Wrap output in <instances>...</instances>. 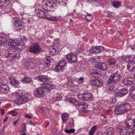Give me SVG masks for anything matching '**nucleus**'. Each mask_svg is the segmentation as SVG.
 <instances>
[{"mask_svg": "<svg viewBox=\"0 0 135 135\" xmlns=\"http://www.w3.org/2000/svg\"><path fill=\"white\" fill-rule=\"evenodd\" d=\"M131 108V104L128 103H124L118 105L114 109L115 114L121 115L124 114Z\"/></svg>", "mask_w": 135, "mask_h": 135, "instance_id": "f257e3e1", "label": "nucleus"}, {"mask_svg": "<svg viewBox=\"0 0 135 135\" xmlns=\"http://www.w3.org/2000/svg\"><path fill=\"white\" fill-rule=\"evenodd\" d=\"M124 72L120 70L117 71L115 73L112 74L108 79V83L109 84L114 83L120 80L121 77L124 76Z\"/></svg>", "mask_w": 135, "mask_h": 135, "instance_id": "f03ea898", "label": "nucleus"}, {"mask_svg": "<svg viewBox=\"0 0 135 135\" xmlns=\"http://www.w3.org/2000/svg\"><path fill=\"white\" fill-rule=\"evenodd\" d=\"M19 55L17 51H13L10 49L6 50L4 49H2L0 50V56H4L14 60H16L17 56L19 57Z\"/></svg>", "mask_w": 135, "mask_h": 135, "instance_id": "7ed1b4c3", "label": "nucleus"}, {"mask_svg": "<svg viewBox=\"0 0 135 135\" xmlns=\"http://www.w3.org/2000/svg\"><path fill=\"white\" fill-rule=\"evenodd\" d=\"M55 5L52 0H43L42 2V7L45 11H54Z\"/></svg>", "mask_w": 135, "mask_h": 135, "instance_id": "20e7f679", "label": "nucleus"}, {"mask_svg": "<svg viewBox=\"0 0 135 135\" xmlns=\"http://www.w3.org/2000/svg\"><path fill=\"white\" fill-rule=\"evenodd\" d=\"M13 95L17 97L16 101L19 104L23 103L28 97L27 94L25 92H22L20 93V91L18 90L13 93Z\"/></svg>", "mask_w": 135, "mask_h": 135, "instance_id": "39448f33", "label": "nucleus"}, {"mask_svg": "<svg viewBox=\"0 0 135 135\" xmlns=\"http://www.w3.org/2000/svg\"><path fill=\"white\" fill-rule=\"evenodd\" d=\"M126 127L129 129H132L135 127V119L129 116L127 117L125 122Z\"/></svg>", "mask_w": 135, "mask_h": 135, "instance_id": "423d86ee", "label": "nucleus"}, {"mask_svg": "<svg viewBox=\"0 0 135 135\" xmlns=\"http://www.w3.org/2000/svg\"><path fill=\"white\" fill-rule=\"evenodd\" d=\"M41 50L40 44L37 42L33 44L32 45L30 46L28 49V51L34 54L39 52Z\"/></svg>", "mask_w": 135, "mask_h": 135, "instance_id": "0eeeda50", "label": "nucleus"}, {"mask_svg": "<svg viewBox=\"0 0 135 135\" xmlns=\"http://www.w3.org/2000/svg\"><path fill=\"white\" fill-rule=\"evenodd\" d=\"M49 90L47 88H42L40 87L35 91L34 95L35 97H43V95H45L48 93L47 91H49Z\"/></svg>", "mask_w": 135, "mask_h": 135, "instance_id": "6e6552de", "label": "nucleus"}, {"mask_svg": "<svg viewBox=\"0 0 135 135\" xmlns=\"http://www.w3.org/2000/svg\"><path fill=\"white\" fill-rule=\"evenodd\" d=\"M77 55L70 53L66 55V58L69 62L72 63H75L77 60Z\"/></svg>", "mask_w": 135, "mask_h": 135, "instance_id": "1a4fd4ad", "label": "nucleus"}, {"mask_svg": "<svg viewBox=\"0 0 135 135\" xmlns=\"http://www.w3.org/2000/svg\"><path fill=\"white\" fill-rule=\"evenodd\" d=\"M89 73L95 78H100L101 76V73L99 70L96 69L92 68L89 71Z\"/></svg>", "mask_w": 135, "mask_h": 135, "instance_id": "9d476101", "label": "nucleus"}, {"mask_svg": "<svg viewBox=\"0 0 135 135\" xmlns=\"http://www.w3.org/2000/svg\"><path fill=\"white\" fill-rule=\"evenodd\" d=\"M14 27L16 31L20 30L22 27V23L17 18H15L14 20Z\"/></svg>", "mask_w": 135, "mask_h": 135, "instance_id": "9b49d317", "label": "nucleus"}, {"mask_svg": "<svg viewBox=\"0 0 135 135\" xmlns=\"http://www.w3.org/2000/svg\"><path fill=\"white\" fill-rule=\"evenodd\" d=\"M91 83L95 87L99 88L101 87L103 85V82L100 79L93 80L91 81Z\"/></svg>", "mask_w": 135, "mask_h": 135, "instance_id": "f8f14e48", "label": "nucleus"}, {"mask_svg": "<svg viewBox=\"0 0 135 135\" xmlns=\"http://www.w3.org/2000/svg\"><path fill=\"white\" fill-rule=\"evenodd\" d=\"M9 91V87L3 83L0 84V92L2 93H6Z\"/></svg>", "mask_w": 135, "mask_h": 135, "instance_id": "ddd939ff", "label": "nucleus"}, {"mask_svg": "<svg viewBox=\"0 0 135 135\" xmlns=\"http://www.w3.org/2000/svg\"><path fill=\"white\" fill-rule=\"evenodd\" d=\"M95 67L97 68L102 70H106L108 68L107 65L104 62H100L96 64Z\"/></svg>", "mask_w": 135, "mask_h": 135, "instance_id": "4468645a", "label": "nucleus"}, {"mask_svg": "<svg viewBox=\"0 0 135 135\" xmlns=\"http://www.w3.org/2000/svg\"><path fill=\"white\" fill-rule=\"evenodd\" d=\"M128 93L127 89L126 88H123L116 93L115 95L117 97H122L126 95Z\"/></svg>", "mask_w": 135, "mask_h": 135, "instance_id": "2eb2a0df", "label": "nucleus"}, {"mask_svg": "<svg viewBox=\"0 0 135 135\" xmlns=\"http://www.w3.org/2000/svg\"><path fill=\"white\" fill-rule=\"evenodd\" d=\"M66 61L64 60H62L59 62L56 66L55 68V70L57 71L62 70L66 65Z\"/></svg>", "mask_w": 135, "mask_h": 135, "instance_id": "dca6fc26", "label": "nucleus"}, {"mask_svg": "<svg viewBox=\"0 0 135 135\" xmlns=\"http://www.w3.org/2000/svg\"><path fill=\"white\" fill-rule=\"evenodd\" d=\"M117 130L121 135H126L127 134V131L126 128L123 126H118L117 127Z\"/></svg>", "mask_w": 135, "mask_h": 135, "instance_id": "f3484780", "label": "nucleus"}, {"mask_svg": "<svg viewBox=\"0 0 135 135\" xmlns=\"http://www.w3.org/2000/svg\"><path fill=\"white\" fill-rule=\"evenodd\" d=\"M42 86L43 87L42 88H47L48 90H49V91H47V93H49L50 92L51 90L52 89L54 88V86L53 85L51 84L45 83H42L41 84Z\"/></svg>", "mask_w": 135, "mask_h": 135, "instance_id": "a211bd4d", "label": "nucleus"}, {"mask_svg": "<svg viewBox=\"0 0 135 135\" xmlns=\"http://www.w3.org/2000/svg\"><path fill=\"white\" fill-rule=\"evenodd\" d=\"M132 68L129 70V71L131 72L133 71L135 69V61L134 60H132L130 61L128 63L127 65V68L129 70L130 68Z\"/></svg>", "mask_w": 135, "mask_h": 135, "instance_id": "6ab92c4d", "label": "nucleus"}, {"mask_svg": "<svg viewBox=\"0 0 135 135\" xmlns=\"http://www.w3.org/2000/svg\"><path fill=\"white\" fill-rule=\"evenodd\" d=\"M9 81L10 83L13 87H18L19 83L15 78L11 77L9 78Z\"/></svg>", "mask_w": 135, "mask_h": 135, "instance_id": "aec40b11", "label": "nucleus"}, {"mask_svg": "<svg viewBox=\"0 0 135 135\" xmlns=\"http://www.w3.org/2000/svg\"><path fill=\"white\" fill-rule=\"evenodd\" d=\"M84 93V100L89 101L93 99V96L90 93Z\"/></svg>", "mask_w": 135, "mask_h": 135, "instance_id": "412c9836", "label": "nucleus"}, {"mask_svg": "<svg viewBox=\"0 0 135 135\" xmlns=\"http://www.w3.org/2000/svg\"><path fill=\"white\" fill-rule=\"evenodd\" d=\"M22 21L24 23L30 24L33 23L34 19L32 18H28L23 17L22 18Z\"/></svg>", "mask_w": 135, "mask_h": 135, "instance_id": "4be33fe9", "label": "nucleus"}, {"mask_svg": "<svg viewBox=\"0 0 135 135\" xmlns=\"http://www.w3.org/2000/svg\"><path fill=\"white\" fill-rule=\"evenodd\" d=\"M123 83L125 85L129 86L133 84L134 81L133 80H129L128 78H125L123 80Z\"/></svg>", "mask_w": 135, "mask_h": 135, "instance_id": "5701e85b", "label": "nucleus"}, {"mask_svg": "<svg viewBox=\"0 0 135 135\" xmlns=\"http://www.w3.org/2000/svg\"><path fill=\"white\" fill-rule=\"evenodd\" d=\"M37 12V16L38 17L40 18H46V14L44 12L40 9H38Z\"/></svg>", "mask_w": 135, "mask_h": 135, "instance_id": "b1692460", "label": "nucleus"}, {"mask_svg": "<svg viewBox=\"0 0 135 135\" xmlns=\"http://www.w3.org/2000/svg\"><path fill=\"white\" fill-rule=\"evenodd\" d=\"M36 79L38 80V81H41L45 82L48 80V78L45 76L39 75L36 76L35 77Z\"/></svg>", "mask_w": 135, "mask_h": 135, "instance_id": "393cba45", "label": "nucleus"}, {"mask_svg": "<svg viewBox=\"0 0 135 135\" xmlns=\"http://www.w3.org/2000/svg\"><path fill=\"white\" fill-rule=\"evenodd\" d=\"M69 114L66 113H64L62 114L61 118L63 122L66 123L69 118Z\"/></svg>", "mask_w": 135, "mask_h": 135, "instance_id": "a878e982", "label": "nucleus"}, {"mask_svg": "<svg viewBox=\"0 0 135 135\" xmlns=\"http://www.w3.org/2000/svg\"><path fill=\"white\" fill-rule=\"evenodd\" d=\"M107 61L108 64L110 66L115 65L117 62L115 59L112 58H109L108 60Z\"/></svg>", "mask_w": 135, "mask_h": 135, "instance_id": "bb28decb", "label": "nucleus"}, {"mask_svg": "<svg viewBox=\"0 0 135 135\" xmlns=\"http://www.w3.org/2000/svg\"><path fill=\"white\" fill-rule=\"evenodd\" d=\"M129 94L132 98H135V87H131L130 89Z\"/></svg>", "mask_w": 135, "mask_h": 135, "instance_id": "cd10ccee", "label": "nucleus"}, {"mask_svg": "<svg viewBox=\"0 0 135 135\" xmlns=\"http://www.w3.org/2000/svg\"><path fill=\"white\" fill-rule=\"evenodd\" d=\"M78 89V87L75 84H72L70 87V90L73 93H76Z\"/></svg>", "mask_w": 135, "mask_h": 135, "instance_id": "c85d7f7f", "label": "nucleus"}, {"mask_svg": "<svg viewBox=\"0 0 135 135\" xmlns=\"http://www.w3.org/2000/svg\"><path fill=\"white\" fill-rule=\"evenodd\" d=\"M53 99L56 100H60L62 98V96L60 93L54 94Z\"/></svg>", "mask_w": 135, "mask_h": 135, "instance_id": "c756f323", "label": "nucleus"}, {"mask_svg": "<svg viewBox=\"0 0 135 135\" xmlns=\"http://www.w3.org/2000/svg\"><path fill=\"white\" fill-rule=\"evenodd\" d=\"M22 82L24 83H30L32 82V80L30 77H24L22 80Z\"/></svg>", "mask_w": 135, "mask_h": 135, "instance_id": "7c9ffc66", "label": "nucleus"}, {"mask_svg": "<svg viewBox=\"0 0 135 135\" xmlns=\"http://www.w3.org/2000/svg\"><path fill=\"white\" fill-rule=\"evenodd\" d=\"M13 0H0V3H2V6L6 7L7 6L10 2V1H13Z\"/></svg>", "mask_w": 135, "mask_h": 135, "instance_id": "2f4dec72", "label": "nucleus"}, {"mask_svg": "<svg viewBox=\"0 0 135 135\" xmlns=\"http://www.w3.org/2000/svg\"><path fill=\"white\" fill-rule=\"evenodd\" d=\"M101 57L100 56H96L95 58L91 59L90 61L92 63H97L101 60Z\"/></svg>", "mask_w": 135, "mask_h": 135, "instance_id": "473e14b6", "label": "nucleus"}, {"mask_svg": "<svg viewBox=\"0 0 135 135\" xmlns=\"http://www.w3.org/2000/svg\"><path fill=\"white\" fill-rule=\"evenodd\" d=\"M97 127L96 126L93 127L90 130L88 134L89 135H93L95 133V131L97 129Z\"/></svg>", "mask_w": 135, "mask_h": 135, "instance_id": "72a5a7b5", "label": "nucleus"}, {"mask_svg": "<svg viewBox=\"0 0 135 135\" xmlns=\"http://www.w3.org/2000/svg\"><path fill=\"white\" fill-rule=\"evenodd\" d=\"M116 90V89L113 86H112L108 88L106 90V92L109 93H113Z\"/></svg>", "mask_w": 135, "mask_h": 135, "instance_id": "f704fd0d", "label": "nucleus"}, {"mask_svg": "<svg viewBox=\"0 0 135 135\" xmlns=\"http://www.w3.org/2000/svg\"><path fill=\"white\" fill-rule=\"evenodd\" d=\"M95 49L96 52L97 53H100L104 50V47L102 46H96Z\"/></svg>", "mask_w": 135, "mask_h": 135, "instance_id": "c9c22d12", "label": "nucleus"}, {"mask_svg": "<svg viewBox=\"0 0 135 135\" xmlns=\"http://www.w3.org/2000/svg\"><path fill=\"white\" fill-rule=\"evenodd\" d=\"M121 4L120 2L119 1H113V2L112 6L115 8L119 7Z\"/></svg>", "mask_w": 135, "mask_h": 135, "instance_id": "e433bc0d", "label": "nucleus"}, {"mask_svg": "<svg viewBox=\"0 0 135 135\" xmlns=\"http://www.w3.org/2000/svg\"><path fill=\"white\" fill-rule=\"evenodd\" d=\"M106 133L107 135H112L114 133V129L112 127L109 128L107 130Z\"/></svg>", "mask_w": 135, "mask_h": 135, "instance_id": "4c0bfd02", "label": "nucleus"}, {"mask_svg": "<svg viewBox=\"0 0 135 135\" xmlns=\"http://www.w3.org/2000/svg\"><path fill=\"white\" fill-rule=\"evenodd\" d=\"M93 18V16L91 14H89L85 16V20L88 21H90L92 20Z\"/></svg>", "mask_w": 135, "mask_h": 135, "instance_id": "58836bf2", "label": "nucleus"}, {"mask_svg": "<svg viewBox=\"0 0 135 135\" xmlns=\"http://www.w3.org/2000/svg\"><path fill=\"white\" fill-rule=\"evenodd\" d=\"M15 40H13L12 39H9L7 43H8V45L11 47H13L14 45H15Z\"/></svg>", "mask_w": 135, "mask_h": 135, "instance_id": "ea45409f", "label": "nucleus"}, {"mask_svg": "<svg viewBox=\"0 0 135 135\" xmlns=\"http://www.w3.org/2000/svg\"><path fill=\"white\" fill-rule=\"evenodd\" d=\"M15 45L13 46V47H15L16 46H18L19 47H20L21 46H23V45L22 44H21L20 41H17V40H15Z\"/></svg>", "mask_w": 135, "mask_h": 135, "instance_id": "a19ab883", "label": "nucleus"}, {"mask_svg": "<svg viewBox=\"0 0 135 135\" xmlns=\"http://www.w3.org/2000/svg\"><path fill=\"white\" fill-rule=\"evenodd\" d=\"M5 39V37H3L2 36H0V46L3 45Z\"/></svg>", "mask_w": 135, "mask_h": 135, "instance_id": "79ce46f5", "label": "nucleus"}, {"mask_svg": "<svg viewBox=\"0 0 135 135\" xmlns=\"http://www.w3.org/2000/svg\"><path fill=\"white\" fill-rule=\"evenodd\" d=\"M8 114L13 116L16 115L17 114V113L16 110H13L9 111L8 112Z\"/></svg>", "mask_w": 135, "mask_h": 135, "instance_id": "37998d69", "label": "nucleus"}, {"mask_svg": "<svg viewBox=\"0 0 135 135\" xmlns=\"http://www.w3.org/2000/svg\"><path fill=\"white\" fill-rule=\"evenodd\" d=\"M60 20V19L58 16H51V21H57Z\"/></svg>", "mask_w": 135, "mask_h": 135, "instance_id": "c03bdc74", "label": "nucleus"}, {"mask_svg": "<svg viewBox=\"0 0 135 135\" xmlns=\"http://www.w3.org/2000/svg\"><path fill=\"white\" fill-rule=\"evenodd\" d=\"M126 57L127 58L129 59L130 61L135 59V55H127L126 56Z\"/></svg>", "mask_w": 135, "mask_h": 135, "instance_id": "a18cd8bd", "label": "nucleus"}, {"mask_svg": "<svg viewBox=\"0 0 135 135\" xmlns=\"http://www.w3.org/2000/svg\"><path fill=\"white\" fill-rule=\"evenodd\" d=\"M80 107L83 108H86L88 107V105L86 103L81 102L80 104Z\"/></svg>", "mask_w": 135, "mask_h": 135, "instance_id": "49530a36", "label": "nucleus"}, {"mask_svg": "<svg viewBox=\"0 0 135 135\" xmlns=\"http://www.w3.org/2000/svg\"><path fill=\"white\" fill-rule=\"evenodd\" d=\"M58 3L61 6H65L67 5L66 2L64 1H61L58 2Z\"/></svg>", "mask_w": 135, "mask_h": 135, "instance_id": "de8ad7c7", "label": "nucleus"}, {"mask_svg": "<svg viewBox=\"0 0 135 135\" xmlns=\"http://www.w3.org/2000/svg\"><path fill=\"white\" fill-rule=\"evenodd\" d=\"M78 97L80 99L84 100V93L78 94Z\"/></svg>", "mask_w": 135, "mask_h": 135, "instance_id": "09e8293b", "label": "nucleus"}, {"mask_svg": "<svg viewBox=\"0 0 135 135\" xmlns=\"http://www.w3.org/2000/svg\"><path fill=\"white\" fill-rule=\"evenodd\" d=\"M75 130L74 129H66L65 130V132L66 133L68 134H70L73 133L75 132Z\"/></svg>", "mask_w": 135, "mask_h": 135, "instance_id": "8fccbe9b", "label": "nucleus"}, {"mask_svg": "<svg viewBox=\"0 0 135 135\" xmlns=\"http://www.w3.org/2000/svg\"><path fill=\"white\" fill-rule=\"evenodd\" d=\"M96 50L95 49V46H94L91 47L89 51L91 53H96Z\"/></svg>", "mask_w": 135, "mask_h": 135, "instance_id": "3c124183", "label": "nucleus"}, {"mask_svg": "<svg viewBox=\"0 0 135 135\" xmlns=\"http://www.w3.org/2000/svg\"><path fill=\"white\" fill-rule=\"evenodd\" d=\"M21 41H22L23 42H27L28 41V40L25 37V36H22L21 37Z\"/></svg>", "mask_w": 135, "mask_h": 135, "instance_id": "603ef678", "label": "nucleus"}, {"mask_svg": "<svg viewBox=\"0 0 135 135\" xmlns=\"http://www.w3.org/2000/svg\"><path fill=\"white\" fill-rule=\"evenodd\" d=\"M127 135H135V129H133L129 132Z\"/></svg>", "mask_w": 135, "mask_h": 135, "instance_id": "864d4df0", "label": "nucleus"}, {"mask_svg": "<svg viewBox=\"0 0 135 135\" xmlns=\"http://www.w3.org/2000/svg\"><path fill=\"white\" fill-rule=\"evenodd\" d=\"M95 135H107L106 133H105L104 132H102L100 131V132H98L97 133L95 134Z\"/></svg>", "mask_w": 135, "mask_h": 135, "instance_id": "5fc2aeb1", "label": "nucleus"}, {"mask_svg": "<svg viewBox=\"0 0 135 135\" xmlns=\"http://www.w3.org/2000/svg\"><path fill=\"white\" fill-rule=\"evenodd\" d=\"M76 99H75L73 98H71L69 99V102L72 104H74V103L76 101Z\"/></svg>", "mask_w": 135, "mask_h": 135, "instance_id": "6e6d98bb", "label": "nucleus"}, {"mask_svg": "<svg viewBox=\"0 0 135 135\" xmlns=\"http://www.w3.org/2000/svg\"><path fill=\"white\" fill-rule=\"evenodd\" d=\"M31 65V63L28 62H25L24 64L26 68H28V67L30 66Z\"/></svg>", "mask_w": 135, "mask_h": 135, "instance_id": "4d7b16f0", "label": "nucleus"}, {"mask_svg": "<svg viewBox=\"0 0 135 135\" xmlns=\"http://www.w3.org/2000/svg\"><path fill=\"white\" fill-rule=\"evenodd\" d=\"M80 104L81 102H79L78 101V100H76V101L74 103L73 105L75 106H79L80 107Z\"/></svg>", "mask_w": 135, "mask_h": 135, "instance_id": "13d9d810", "label": "nucleus"}, {"mask_svg": "<svg viewBox=\"0 0 135 135\" xmlns=\"http://www.w3.org/2000/svg\"><path fill=\"white\" fill-rule=\"evenodd\" d=\"M52 59V58L50 56H47L46 57V60L48 62H51V60Z\"/></svg>", "mask_w": 135, "mask_h": 135, "instance_id": "bf43d9fd", "label": "nucleus"}, {"mask_svg": "<svg viewBox=\"0 0 135 135\" xmlns=\"http://www.w3.org/2000/svg\"><path fill=\"white\" fill-rule=\"evenodd\" d=\"M84 81V78L83 77H80L78 80V82L79 83H82Z\"/></svg>", "mask_w": 135, "mask_h": 135, "instance_id": "052dcab7", "label": "nucleus"}, {"mask_svg": "<svg viewBox=\"0 0 135 135\" xmlns=\"http://www.w3.org/2000/svg\"><path fill=\"white\" fill-rule=\"evenodd\" d=\"M69 123L72 126H73L74 123V120L73 119H71L69 122Z\"/></svg>", "mask_w": 135, "mask_h": 135, "instance_id": "680f3d73", "label": "nucleus"}, {"mask_svg": "<svg viewBox=\"0 0 135 135\" xmlns=\"http://www.w3.org/2000/svg\"><path fill=\"white\" fill-rule=\"evenodd\" d=\"M127 58V57L126 56H122L121 59L122 60H123L124 61V60H126V59Z\"/></svg>", "mask_w": 135, "mask_h": 135, "instance_id": "e2e57ef3", "label": "nucleus"}, {"mask_svg": "<svg viewBox=\"0 0 135 135\" xmlns=\"http://www.w3.org/2000/svg\"><path fill=\"white\" fill-rule=\"evenodd\" d=\"M0 112L1 113V114L3 115L4 113V110L1 108H0Z\"/></svg>", "mask_w": 135, "mask_h": 135, "instance_id": "0e129e2a", "label": "nucleus"}, {"mask_svg": "<svg viewBox=\"0 0 135 135\" xmlns=\"http://www.w3.org/2000/svg\"><path fill=\"white\" fill-rule=\"evenodd\" d=\"M50 64L49 63L45 62L44 64V66L45 67H48L50 65Z\"/></svg>", "mask_w": 135, "mask_h": 135, "instance_id": "69168bd1", "label": "nucleus"}, {"mask_svg": "<svg viewBox=\"0 0 135 135\" xmlns=\"http://www.w3.org/2000/svg\"><path fill=\"white\" fill-rule=\"evenodd\" d=\"M26 125H25L23 128V129L22 130V131L21 132H25L26 131Z\"/></svg>", "mask_w": 135, "mask_h": 135, "instance_id": "338daca9", "label": "nucleus"}, {"mask_svg": "<svg viewBox=\"0 0 135 135\" xmlns=\"http://www.w3.org/2000/svg\"><path fill=\"white\" fill-rule=\"evenodd\" d=\"M25 117L26 118H31L32 117L31 116H30L28 114H26L25 115Z\"/></svg>", "mask_w": 135, "mask_h": 135, "instance_id": "774afa93", "label": "nucleus"}]
</instances>
